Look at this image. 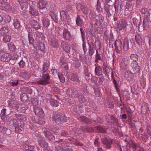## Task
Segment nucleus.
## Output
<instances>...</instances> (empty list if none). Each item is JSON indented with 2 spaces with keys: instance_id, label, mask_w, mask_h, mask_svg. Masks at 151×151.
I'll return each mask as SVG.
<instances>
[{
  "instance_id": "obj_34",
  "label": "nucleus",
  "mask_w": 151,
  "mask_h": 151,
  "mask_svg": "<svg viewBox=\"0 0 151 151\" xmlns=\"http://www.w3.org/2000/svg\"><path fill=\"white\" fill-rule=\"evenodd\" d=\"M60 114H54L52 117V119L53 121H55L57 123H59V121Z\"/></svg>"
},
{
  "instance_id": "obj_18",
  "label": "nucleus",
  "mask_w": 151,
  "mask_h": 151,
  "mask_svg": "<svg viewBox=\"0 0 151 151\" xmlns=\"http://www.w3.org/2000/svg\"><path fill=\"white\" fill-rule=\"evenodd\" d=\"M46 3L43 0H40L37 1L38 7L41 9L45 8L46 7Z\"/></svg>"
},
{
  "instance_id": "obj_52",
  "label": "nucleus",
  "mask_w": 151,
  "mask_h": 151,
  "mask_svg": "<svg viewBox=\"0 0 151 151\" xmlns=\"http://www.w3.org/2000/svg\"><path fill=\"white\" fill-rule=\"evenodd\" d=\"M110 36L108 37V35L107 34V33L106 32H104V37L105 38V39L106 40H107L108 39H111L112 38H113V36L112 34L110 33L109 34Z\"/></svg>"
},
{
  "instance_id": "obj_56",
  "label": "nucleus",
  "mask_w": 151,
  "mask_h": 151,
  "mask_svg": "<svg viewBox=\"0 0 151 151\" xmlns=\"http://www.w3.org/2000/svg\"><path fill=\"white\" fill-rule=\"evenodd\" d=\"M31 102L32 105L34 106H36L38 104L37 99L36 98H33L31 99Z\"/></svg>"
},
{
  "instance_id": "obj_32",
  "label": "nucleus",
  "mask_w": 151,
  "mask_h": 151,
  "mask_svg": "<svg viewBox=\"0 0 151 151\" xmlns=\"http://www.w3.org/2000/svg\"><path fill=\"white\" fill-rule=\"evenodd\" d=\"M49 68V65L48 63H43V68L42 71L43 72V73H46L48 69Z\"/></svg>"
},
{
  "instance_id": "obj_12",
  "label": "nucleus",
  "mask_w": 151,
  "mask_h": 151,
  "mask_svg": "<svg viewBox=\"0 0 151 151\" xmlns=\"http://www.w3.org/2000/svg\"><path fill=\"white\" fill-rule=\"evenodd\" d=\"M95 73L98 76H101L103 75L102 70L101 68L96 63L95 64Z\"/></svg>"
},
{
  "instance_id": "obj_47",
  "label": "nucleus",
  "mask_w": 151,
  "mask_h": 151,
  "mask_svg": "<svg viewBox=\"0 0 151 151\" xmlns=\"http://www.w3.org/2000/svg\"><path fill=\"white\" fill-rule=\"evenodd\" d=\"M131 59L134 61V62H137L138 59V56L136 54H131L130 56Z\"/></svg>"
},
{
  "instance_id": "obj_33",
  "label": "nucleus",
  "mask_w": 151,
  "mask_h": 151,
  "mask_svg": "<svg viewBox=\"0 0 151 151\" xmlns=\"http://www.w3.org/2000/svg\"><path fill=\"white\" fill-rule=\"evenodd\" d=\"M133 22L134 25L136 26H138L140 25L141 23V18H139L138 19H137L135 18H134L133 19Z\"/></svg>"
},
{
  "instance_id": "obj_15",
  "label": "nucleus",
  "mask_w": 151,
  "mask_h": 151,
  "mask_svg": "<svg viewBox=\"0 0 151 151\" xmlns=\"http://www.w3.org/2000/svg\"><path fill=\"white\" fill-rule=\"evenodd\" d=\"M63 35L64 39L66 40H70L71 38V35L67 29H64L63 31Z\"/></svg>"
},
{
  "instance_id": "obj_21",
  "label": "nucleus",
  "mask_w": 151,
  "mask_h": 151,
  "mask_svg": "<svg viewBox=\"0 0 151 151\" xmlns=\"http://www.w3.org/2000/svg\"><path fill=\"white\" fill-rule=\"evenodd\" d=\"M0 8L3 10L4 9L9 10L10 9V6L6 2L0 3Z\"/></svg>"
},
{
  "instance_id": "obj_54",
  "label": "nucleus",
  "mask_w": 151,
  "mask_h": 151,
  "mask_svg": "<svg viewBox=\"0 0 151 151\" xmlns=\"http://www.w3.org/2000/svg\"><path fill=\"white\" fill-rule=\"evenodd\" d=\"M6 110L5 109H2L1 113L0 114L1 117L2 119H4V117L6 116Z\"/></svg>"
},
{
  "instance_id": "obj_1",
  "label": "nucleus",
  "mask_w": 151,
  "mask_h": 151,
  "mask_svg": "<svg viewBox=\"0 0 151 151\" xmlns=\"http://www.w3.org/2000/svg\"><path fill=\"white\" fill-rule=\"evenodd\" d=\"M40 76L42 79L37 82V84L43 85L50 84V77L48 73H42Z\"/></svg>"
},
{
  "instance_id": "obj_14",
  "label": "nucleus",
  "mask_w": 151,
  "mask_h": 151,
  "mask_svg": "<svg viewBox=\"0 0 151 151\" xmlns=\"http://www.w3.org/2000/svg\"><path fill=\"white\" fill-rule=\"evenodd\" d=\"M143 26L146 29L151 27V20L147 18H144L143 20Z\"/></svg>"
},
{
  "instance_id": "obj_17",
  "label": "nucleus",
  "mask_w": 151,
  "mask_h": 151,
  "mask_svg": "<svg viewBox=\"0 0 151 151\" xmlns=\"http://www.w3.org/2000/svg\"><path fill=\"white\" fill-rule=\"evenodd\" d=\"M124 76L129 81L132 80L133 78V75L130 71H126L124 73Z\"/></svg>"
},
{
  "instance_id": "obj_2",
  "label": "nucleus",
  "mask_w": 151,
  "mask_h": 151,
  "mask_svg": "<svg viewBox=\"0 0 151 151\" xmlns=\"http://www.w3.org/2000/svg\"><path fill=\"white\" fill-rule=\"evenodd\" d=\"M66 95L69 97L76 99L78 96V93L76 89L73 87L68 88L66 91Z\"/></svg>"
},
{
  "instance_id": "obj_42",
  "label": "nucleus",
  "mask_w": 151,
  "mask_h": 151,
  "mask_svg": "<svg viewBox=\"0 0 151 151\" xmlns=\"http://www.w3.org/2000/svg\"><path fill=\"white\" fill-rule=\"evenodd\" d=\"M9 130L6 128L4 127L1 124H0V132H2L4 134H6L7 131H9Z\"/></svg>"
},
{
  "instance_id": "obj_22",
  "label": "nucleus",
  "mask_w": 151,
  "mask_h": 151,
  "mask_svg": "<svg viewBox=\"0 0 151 151\" xmlns=\"http://www.w3.org/2000/svg\"><path fill=\"white\" fill-rule=\"evenodd\" d=\"M76 23L77 26L82 27L83 24V22L80 16L78 15L76 18Z\"/></svg>"
},
{
  "instance_id": "obj_38",
  "label": "nucleus",
  "mask_w": 151,
  "mask_h": 151,
  "mask_svg": "<svg viewBox=\"0 0 151 151\" xmlns=\"http://www.w3.org/2000/svg\"><path fill=\"white\" fill-rule=\"evenodd\" d=\"M20 99L22 101L25 102L28 100V97L26 93H23L20 95Z\"/></svg>"
},
{
  "instance_id": "obj_24",
  "label": "nucleus",
  "mask_w": 151,
  "mask_h": 151,
  "mask_svg": "<svg viewBox=\"0 0 151 151\" xmlns=\"http://www.w3.org/2000/svg\"><path fill=\"white\" fill-rule=\"evenodd\" d=\"M70 79L73 81H77L79 82L80 80L78 75L74 73L70 74Z\"/></svg>"
},
{
  "instance_id": "obj_7",
  "label": "nucleus",
  "mask_w": 151,
  "mask_h": 151,
  "mask_svg": "<svg viewBox=\"0 0 151 151\" xmlns=\"http://www.w3.org/2000/svg\"><path fill=\"white\" fill-rule=\"evenodd\" d=\"M37 142L39 145L42 147L46 148L48 147V143L47 142L45 139L40 137H39Z\"/></svg>"
},
{
  "instance_id": "obj_43",
  "label": "nucleus",
  "mask_w": 151,
  "mask_h": 151,
  "mask_svg": "<svg viewBox=\"0 0 151 151\" xmlns=\"http://www.w3.org/2000/svg\"><path fill=\"white\" fill-rule=\"evenodd\" d=\"M13 24L15 28H18L20 27V23L19 21L17 19L14 20Z\"/></svg>"
},
{
  "instance_id": "obj_48",
  "label": "nucleus",
  "mask_w": 151,
  "mask_h": 151,
  "mask_svg": "<svg viewBox=\"0 0 151 151\" xmlns=\"http://www.w3.org/2000/svg\"><path fill=\"white\" fill-rule=\"evenodd\" d=\"M131 6V4L128 3V2L126 3V9L125 10L124 14L125 15H127L128 14V9L130 8Z\"/></svg>"
},
{
  "instance_id": "obj_27",
  "label": "nucleus",
  "mask_w": 151,
  "mask_h": 151,
  "mask_svg": "<svg viewBox=\"0 0 151 151\" xmlns=\"http://www.w3.org/2000/svg\"><path fill=\"white\" fill-rule=\"evenodd\" d=\"M9 31L8 28L7 27H4L0 30V33L3 35H6Z\"/></svg>"
},
{
  "instance_id": "obj_63",
  "label": "nucleus",
  "mask_w": 151,
  "mask_h": 151,
  "mask_svg": "<svg viewBox=\"0 0 151 151\" xmlns=\"http://www.w3.org/2000/svg\"><path fill=\"white\" fill-rule=\"evenodd\" d=\"M146 130L148 134L150 136H151V127L150 125H147Z\"/></svg>"
},
{
  "instance_id": "obj_49",
  "label": "nucleus",
  "mask_w": 151,
  "mask_h": 151,
  "mask_svg": "<svg viewBox=\"0 0 151 151\" xmlns=\"http://www.w3.org/2000/svg\"><path fill=\"white\" fill-rule=\"evenodd\" d=\"M42 117H39L38 118L37 120H36L35 122L40 124H45L43 119Z\"/></svg>"
},
{
  "instance_id": "obj_53",
  "label": "nucleus",
  "mask_w": 151,
  "mask_h": 151,
  "mask_svg": "<svg viewBox=\"0 0 151 151\" xmlns=\"http://www.w3.org/2000/svg\"><path fill=\"white\" fill-rule=\"evenodd\" d=\"M29 12L32 15L37 16L38 14V12L35 9H31Z\"/></svg>"
},
{
  "instance_id": "obj_19",
  "label": "nucleus",
  "mask_w": 151,
  "mask_h": 151,
  "mask_svg": "<svg viewBox=\"0 0 151 151\" xmlns=\"http://www.w3.org/2000/svg\"><path fill=\"white\" fill-rule=\"evenodd\" d=\"M29 23L31 26L36 30H37L40 28V26L39 23L35 21L31 20L30 21Z\"/></svg>"
},
{
  "instance_id": "obj_8",
  "label": "nucleus",
  "mask_w": 151,
  "mask_h": 151,
  "mask_svg": "<svg viewBox=\"0 0 151 151\" xmlns=\"http://www.w3.org/2000/svg\"><path fill=\"white\" fill-rule=\"evenodd\" d=\"M129 63V61L127 59H122L120 61V65L121 68L123 70L127 69Z\"/></svg>"
},
{
  "instance_id": "obj_51",
  "label": "nucleus",
  "mask_w": 151,
  "mask_h": 151,
  "mask_svg": "<svg viewBox=\"0 0 151 151\" xmlns=\"http://www.w3.org/2000/svg\"><path fill=\"white\" fill-rule=\"evenodd\" d=\"M81 8L82 10L83 11L84 14H87L88 13V9L85 6H81Z\"/></svg>"
},
{
  "instance_id": "obj_55",
  "label": "nucleus",
  "mask_w": 151,
  "mask_h": 151,
  "mask_svg": "<svg viewBox=\"0 0 151 151\" xmlns=\"http://www.w3.org/2000/svg\"><path fill=\"white\" fill-rule=\"evenodd\" d=\"M119 1L117 2L116 1H115L114 4V7L115 10V13H117L119 12Z\"/></svg>"
},
{
  "instance_id": "obj_5",
  "label": "nucleus",
  "mask_w": 151,
  "mask_h": 151,
  "mask_svg": "<svg viewBox=\"0 0 151 151\" xmlns=\"http://www.w3.org/2000/svg\"><path fill=\"white\" fill-rule=\"evenodd\" d=\"M34 111L35 114L37 115L39 117H43L45 115L42 108L40 107H34Z\"/></svg>"
},
{
  "instance_id": "obj_44",
  "label": "nucleus",
  "mask_w": 151,
  "mask_h": 151,
  "mask_svg": "<svg viewBox=\"0 0 151 151\" xmlns=\"http://www.w3.org/2000/svg\"><path fill=\"white\" fill-rule=\"evenodd\" d=\"M24 91L25 92L29 94H31L32 92V90L29 87H24L23 88Z\"/></svg>"
},
{
  "instance_id": "obj_62",
  "label": "nucleus",
  "mask_w": 151,
  "mask_h": 151,
  "mask_svg": "<svg viewBox=\"0 0 151 151\" xmlns=\"http://www.w3.org/2000/svg\"><path fill=\"white\" fill-rule=\"evenodd\" d=\"M38 47L40 50L44 52L45 50V46L43 43H40Z\"/></svg>"
},
{
  "instance_id": "obj_13",
  "label": "nucleus",
  "mask_w": 151,
  "mask_h": 151,
  "mask_svg": "<svg viewBox=\"0 0 151 151\" xmlns=\"http://www.w3.org/2000/svg\"><path fill=\"white\" fill-rule=\"evenodd\" d=\"M102 68L104 74L106 76H108L109 73L110 72V69L107 63L105 62L103 63Z\"/></svg>"
},
{
  "instance_id": "obj_26",
  "label": "nucleus",
  "mask_w": 151,
  "mask_h": 151,
  "mask_svg": "<svg viewBox=\"0 0 151 151\" xmlns=\"http://www.w3.org/2000/svg\"><path fill=\"white\" fill-rule=\"evenodd\" d=\"M95 130H96L97 132H101L102 133H105L106 132V131L104 128L101 126H97L94 127Z\"/></svg>"
},
{
  "instance_id": "obj_20",
  "label": "nucleus",
  "mask_w": 151,
  "mask_h": 151,
  "mask_svg": "<svg viewBox=\"0 0 151 151\" xmlns=\"http://www.w3.org/2000/svg\"><path fill=\"white\" fill-rule=\"evenodd\" d=\"M19 76L23 78L27 79L29 78L30 74L27 71L22 70L19 73Z\"/></svg>"
},
{
  "instance_id": "obj_36",
  "label": "nucleus",
  "mask_w": 151,
  "mask_h": 151,
  "mask_svg": "<svg viewBox=\"0 0 151 151\" xmlns=\"http://www.w3.org/2000/svg\"><path fill=\"white\" fill-rule=\"evenodd\" d=\"M50 102L51 106L55 107H57L59 104V102L56 100L52 99H50Z\"/></svg>"
},
{
  "instance_id": "obj_37",
  "label": "nucleus",
  "mask_w": 151,
  "mask_h": 151,
  "mask_svg": "<svg viewBox=\"0 0 151 151\" xmlns=\"http://www.w3.org/2000/svg\"><path fill=\"white\" fill-rule=\"evenodd\" d=\"M43 26L46 27H48L50 24V21L47 19L44 18L42 20Z\"/></svg>"
},
{
  "instance_id": "obj_16",
  "label": "nucleus",
  "mask_w": 151,
  "mask_h": 151,
  "mask_svg": "<svg viewBox=\"0 0 151 151\" xmlns=\"http://www.w3.org/2000/svg\"><path fill=\"white\" fill-rule=\"evenodd\" d=\"M78 119L83 123H86L88 124L93 123V122H94V121H92L84 116H80L78 118Z\"/></svg>"
},
{
  "instance_id": "obj_11",
  "label": "nucleus",
  "mask_w": 151,
  "mask_h": 151,
  "mask_svg": "<svg viewBox=\"0 0 151 151\" xmlns=\"http://www.w3.org/2000/svg\"><path fill=\"white\" fill-rule=\"evenodd\" d=\"M127 23L124 19L121 20L120 23L118 25L117 28L119 31L122 30H125L126 29Z\"/></svg>"
},
{
  "instance_id": "obj_45",
  "label": "nucleus",
  "mask_w": 151,
  "mask_h": 151,
  "mask_svg": "<svg viewBox=\"0 0 151 151\" xmlns=\"http://www.w3.org/2000/svg\"><path fill=\"white\" fill-rule=\"evenodd\" d=\"M96 54L95 56V62L97 63L99 60H102V58H101L100 54L98 53L97 50H96Z\"/></svg>"
},
{
  "instance_id": "obj_6",
  "label": "nucleus",
  "mask_w": 151,
  "mask_h": 151,
  "mask_svg": "<svg viewBox=\"0 0 151 151\" xmlns=\"http://www.w3.org/2000/svg\"><path fill=\"white\" fill-rule=\"evenodd\" d=\"M16 108L17 111L24 113L26 110L27 109L28 107L26 105L24 104H22L16 105Z\"/></svg>"
},
{
  "instance_id": "obj_61",
  "label": "nucleus",
  "mask_w": 151,
  "mask_h": 151,
  "mask_svg": "<svg viewBox=\"0 0 151 151\" xmlns=\"http://www.w3.org/2000/svg\"><path fill=\"white\" fill-rule=\"evenodd\" d=\"M95 44L96 45V46H97V48L98 49H100L101 47V41L98 40L97 41H95Z\"/></svg>"
},
{
  "instance_id": "obj_28",
  "label": "nucleus",
  "mask_w": 151,
  "mask_h": 151,
  "mask_svg": "<svg viewBox=\"0 0 151 151\" xmlns=\"http://www.w3.org/2000/svg\"><path fill=\"white\" fill-rule=\"evenodd\" d=\"M135 39L138 44L139 45L142 44V38L139 34H137L135 35Z\"/></svg>"
},
{
  "instance_id": "obj_23",
  "label": "nucleus",
  "mask_w": 151,
  "mask_h": 151,
  "mask_svg": "<svg viewBox=\"0 0 151 151\" xmlns=\"http://www.w3.org/2000/svg\"><path fill=\"white\" fill-rule=\"evenodd\" d=\"M60 16L61 19L63 20H65L67 18L68 16V12L62 10L60 12Z\"/></svg>"
},
{
  "instance_id": "obj_64",
  "label": "nucleus",
  "mask_w": 151,
  "mask_h": 151,
  "mask_svg": "<svg viewBox=\"0 0 151 151\" xmlns=\"http://www.w3.org/2000/svg\"><path fill=\"white\" fill-rule=\"evenodd\" d=\"M84 130L90 132H92L94 131L93 129L91 127H87Z\"/></svg>"
},
{
  "instance_id": "obj_25",
  "label": "nucleus",
  "mask_w": 151,
  "mask_h": 151,
  "mask_svg": "<svg viewBox=\"0 0 151 151\" xmlns=\"http://www.w3.org/2000/svg\"><path fill=\"white\" fill-rule=\"evenodd\" d=\"M123 49L124 50H127L129 49V41L127 39H124L123 40Z\"/></svg>"
},
{
  "instance_id": "obj_59",
  "label": "nucleus",
  "mask_w": 151,
  "mask_h": 151,
  "mask_svg": "<svg viewBox=\"0 0 151 151\" xmlns=\"http://www.w3.org/2000/svg\"><path fill=\"white\" fill-rule=\"evenodd\" d=\"M80 31L83 41H84L85 39V33L84 30L82 27L80 28Z\"/></svg>"
},
{
  "instance_id": "obj_29",
  "label": "nucleus",
  "mask_w": 151,
  "mask_h": 151,
  "mask_svg": "<svg viewBox=\"0 0 151 151\" xmlns=\"http://www.w3.org/2000/svg\"><path fill=\"white\" fill-rule=\"evenodd\" d=\"M73 65L75 67H78L81 66V63L79 61V60L78 58L75 57H74L73 58Z\"/></svg>"
},
{
  "instance_id": "obj_35",
  "label": "nucleus",
  "mask_w": 151,
  "mask_h": 151,
  "mask_svg": "<svg viewBox=\"0 0 151 151\" xmlns=\"http://www.w3.org/2000/svg\"><path fill=\"white\" fill-rule=\"evenodd\" d=\"M50 16L51 17L52 19L55 22L57 23L58 22V17L54 12H51L50 14Z\"/></svg>"
},
{
  "instance_id": "obj_46",
  "label": "nucleus",
  "mask_w": 151,
  "mask_h": 151,
  "mask_svg": "<svg viewBox=\"0 0 151 151\" xmlns=\"http://www.w3.org/2000/svg\"><path fill=\"white\" fill-rule=\"evenodd\" d=\"M8 45L9 50L12 52H14L17 49L14 44L10 43L9 44H8Z\"/></svg>"
},
{
  "instance_id": "obj_3",
  "label": "nucleus",
  "mask_w": 151,
  "mask_h": 151,
  "mask_svg": "<svg viewBox=\"0 0 151 151\" xmlns=\"http://www.w3.org/2000/svg\"><path fill=\"white\" fill-rule=\"evenodd\" d=\"M114 46L117 53L120 54L122 52V42L119 40H116L115 42Z\"/></svg>"
},
{
  "instance_id": "obj_57",
  "label": "nucleus",
  "mask_w": 151,
  "mask_h": 151,
  "mask_svg": "<svg viewBox=\"0 0 151 151\" xmlns=\"http://www.w3.org/2000/svg\"><path fill=\"white\" fill-rule=\"evenodd\" d=\"M34 124V122H30L29 123V128L31 129L35 130L36 129L35 126Z\"/></svg>"
},
{
  "instance_id": "obj_4",
  "label": "nucleus",
  "mask_w": 151,
  "mask_h": 151,
  "mask_svg": "<svg viewBox=\"0 0 151 151\" xmlns=\"http://www.w3.org/2000/svg\"><path fill=\"white\" fill-rule=\"evenodd\" d=\"M101 141L103 144L104 147L108 149L111 148L112 142L111 140L109 139L106 138H104L101 139Z\"/></svg>"
},
{
  "instance_id": "obj_41",
  "label": "nucleus",
  "mask_w": 151,
  "mask_h": 151,
  "mask_svg": "<svg viewBox=\"0 0 151 151\" xmlns=\"http://www.w3.org/2000/svg\"><path fill=\"white\" fill-rule=\"evenodd\" d=\"M3 36V40L4 42H10L11 39V37L10 35L8 34Z\"/></svg>"
},
{
  "instance_id": "obj_31",
  "label": "nucleus",
  "mask_w": 151,
  "mask_h": 151,
  "mask_svg": "<svg viewBox=\"0 0 151 151\" xmlns=\"http://www.w3.org/2000/svg\"><path fill=\"white\" fill-rule=\"evenodd\" d=\"M51 42L52 45L53 47H56L58 46V40H57L54 37H53L51 38Z\"/></svg>"
},
{
  "instance_id": "obj_60",
  "label": "nucleus",
  "mask_w": 151,
  "mask_h": 151,
  "mask_svg": "<svg viewBox=\"0 0 151 151\" xmlns=\"http://www.w3.org/2000/svg\"><path fill=\"white\" fill-rule=\"evenodd\" d=\"M145 18H147V19H149L151 20V10H149L148 12H147L146 16Z\"/></svg>"
},
{
  "instance_id": "obj_40",
  "label": "nucleus",
  "mask_w": 151,
  "mask_h": 151,
  "mask_svg": "<svg viewBox=\"0 0 151 151\" xmlns=\"http://www.w3.org/2000/svg\"><path fill=\"white\" fill-rule=\"evenodd\" d=\"M60 116L59 123L66 122L67 120V118L64 114H60Z\"/></svg>"
},
{
  "instance_id": "obj_39",
  "label": "nucleus",
  "mask_w": 151,
  "mask_h": 151,
  "mask_svg": "<svg viewBox=\"0 0 151 151\" xmlns=\"http://www.w3.org/2000/svg\"><path fill=\"white\" fill-rule=\"evenodd\" d=\"M140 84L142 87L144 88L146 86L145 79L144 77H141L140 80Z\"/></svg>"
},
{
  "instance_id": "obj_50",
  "label": "nucleus",
  "mask_w": 151,
  "mask_h": 151,
  "mask_svg": "<svg viewBox=\"0 0 151 151\" xmlns=\"http://www.w3.org/2000/svg\"><path fill=\"white\" fill-rule=\"evenodd\" d=\"M58 78L60 81L62 83H64L65 81V79L63 75L60 72L58 73Z\"/></svg>"
},
{
  "instance_id": "obj_10",
  "label": "nucleus",
  "mask_w": 151,
  "mask_h": 151,
  "mask_svg": "<svg viewBox=\"0 0 151 151\" xmlns=\"http://www.w3.org/2000/svg\"><path fill=\"white\" fill-rule=\"evenodd\" d=\"M93 40L92 39L88 40L87 41V43L89 47V54L92 56L93 54L94 50V49Z\"/></svg>"
},
{
  "instance_id": "obj_9",
  "label": "nucleus",
  "mask_w": 151,
  "mask_h": 151,
  "mask_svg": "<svg viewBox=\"0 0 151 151\" xmlns=\"http://www.w3.org/2000/svg\"><path fill=\"white\" fill-rule=\"evenodd\" d=\"M131 66L132 68V71L134 73H137L139 72L140 67L137 63H132L131 64Z\"/></svg>"
},
{
  "instance_id": "obj_30",
  "label": "nucleus",
  "mask_w": 151,
  "mask_h": 151,
  "mask_svg": "<svg viewBox=\"0 0 151 151\" xmlns=\"http://www.w3.org/2000/svg\"><path fill=\"white\" fill-rule=\"evenodd\" d=\"M77 97L78 98L79 101L81 104H86V102H87L86 100L82 94H78Z\"/></svg>"
},
{
  "instance_id": "obj_58",
  "label": "nucleus",
  "mask_w": 151,
  "mask_h": 151,
  "mask_svg": "<svg viewBox=\"0 0 151 151\" xmlns=\"http://www.w3.org/2000/svg\"><path fill=\"white\" fill-rule=\"evenodd\" d=\"M100 77H99L98 78V83L99 85H101L102 84L103 81L104 80V79L103 76H100Z\"/></svg>"
}]
</instances>
